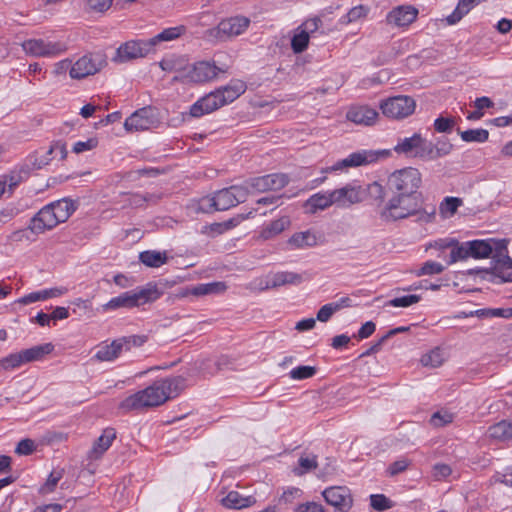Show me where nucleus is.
Instances as JSON below:
<instances>
[{
	"instance_id": "obj_44",
	"label": "nucleus",
	"mask_w": 512,
	"mask_h": 512,
	"mask_svg": "<svg viewBox=\"0 0 512 512\" xmlns=\"http://www.w3.org/2000/svg\"><path fill=\"white\" fill-rule=\"evenodd\" d=\"M463 205V200L458 197H445L440 203L439 212L443 217L454 215L457 209Z\"/></svg>"
},
{
	"instance_id": "obj_64",
	"label": "nucleus",
	"mask_w": 512,
	"mask_h": 512,
	"mask_svg": "<svg viewBox=\"0 0 512 512\" xmlns=\"http://www.w3.org/2000/svg\"><path fill=\"white\" fill-rule=\"evenodd\" d=\"M296 512H327V510L319 503L316 502H306L303 504H299L296 509Z\"/></svg>"
},
{
	"instance_id": "obj_46",
	"label": "nucleus",
	"mask_w": 512,
	"mask_h": 512,
	"mask_svg": "<svg viewBox=\"0 0 512 512\" xmlns=\"http://www.w3.org/2000/svg\"><path fill=\"white\" fill-rule=\"evenodd\" d=\"M225 289V284L222 282H213L207 284H199L192 289V294L195 296H203L208 294L217 293Z\"/></svg>"
},
{
	"instance_id": "obj_1",
	"label": "nucleus",
	"mask_w": 512,
	"mask_h": 512,
	"mask_svg": "<svg viewBox=\"0 0 512 512\" xmlns=\"http://www.w3.org/2000/svg\"><path fill=\"white\" fill-rule=\"evenodd\" d=\"M380 212L385 221H399L416 217L417 222L431 223L435 219L436 208L432 204H426L423 193L389 194Z\"/></svg>"
},
{
	"instance_id": "obj_20",
	"label": "nucleus",
	"mask_w": 512,
	"mask_h": 512,
	"mask_svg": "<svg viewBox=\"0 0 512 512\" xmlns=\"http://www.w3.org/2000/svg\"><path fill=\"white\" fill-rule=\"evenodd\" d=\"M418 13V9L412 5H400L387 14L386 22L396 27H407L416 21Z\"/></svg>"
},
{
	"instance_id": "obj_52",
	"label": "nucleus",
	"mask_w": 512,
	"mask_h": 512,
	"mask_svg": "<svg viewBox=\"0 0 512 512\" xmlns=\"http://www.w3.org/2000/svg\"><path fill=\"white\" fill-rule=\"evenodd\" d=\"M298 463L299 467L293 469L294 474L297 476H301L317 467L316 456L300 457Z\"/></svg>"
},
{
	"instance_id": "obj_53",
	"label": "nucleus",
	"mask_w": 512,
	"mask_h": 512,
	"mask_svg": "<svg viewBox=\"0 0 512 512\" xmlns=\"http://www.w3.org/2000/svg\"><path fill=\"white\" fill-rule=\"evenodd\" d=\"M421 300L419 295L410 294L401 297H395L387 302L388 306L392 307H409L418 303Z\"/></svg>"
},
{
	"instance_id": "obj_27",
	"label": "nucleus",
	"mask_w": 512,
	"mask_h": 512,
	"mask_svg": "<svg viewBox=\"0 0 512 512\" xmlns=\"http://www.w3.org/2000/svg\"><path fill=\"white\" fill-rule=\"evenodd\" d=\"M496 241H489V240H473V241H467L468 245V251L470 257L480 259V258H487L490 255L493 256L495 253V249L498 247ZM498 243H506L504 240L499 241Z\"/></svg>"
},
{
	"instance_id": "obj_15",
	"label": "nucleus",
	"mask_w": 512,
	"mask_h": 512,
	"mask_svg": "<svg viewBox=\"0 0 512 512\" xmlns=\"http://www.w3.org/2000/svg\"><path fill=\"white\" fill-rule=\"evenodd\" d=\"M23 50L36 57L56 56L66 51L65 44L61 42L45 41L43 39H29L23 42Z\"/></svg>"
},
{
	"instance_id": "obj_35",
	"label": "nucleus",
	"mask_w": 512,
	"mask_h": 512,
	"mask_svg": "<svg viewBox=\"0 0 512 512\" xmlns=\"http://www.w3.org/2000/svg\"><path fill=\"white\" fill-rule=\"evenodd\" d=\"M54 347L51 343H46L42 345H37L31 347L29 349L21 350L20 354L23 360V363H30L34 361L41 360L45 355L51 353Z\"/></svg>"
},
{
	"instance_id": "obj_30",
	"label": "nucleus",
	"mask_w": 512,
	"mask_h": 512,
	"mask_svg": "<svg viewBox=\"0 0 512 512\" xmlns=\"http://www.w3.org/2000/svg\"><path fill=\"white\" fill-rule=\"evenodd\" d=\"M331 192L316 193L312 195L304 204L309 213H316L318 210H324L333 205Z\"/></svg>"
},
{
	"instance_id": "obj_7",
	"label": "nucleus",
	"mask_w": 512,
	"mask_h": 512,
	"mask_svg": "<svg viewBox=\"0 0 512 512\" xmlns=\"http://www.w3.org/2000/svg\"><path fill=\"white\" fill-rule=\"evenodd\" d=\"M379 107L388 118L404 119L414 113L416 102L410 96L399 95L381 101Z\"/></svg>"
},
{
	"instance_id": "obj_36",
	"label": "nucleus",
	"mask_w": 512,
	"mask_h": 512,
	"mask_svg": "<svg viewBox=\"0 0 512 512\" xmlns=\"http://www.w3.org/2000/svg\"><path fill=\"white\" fill-rule=\"evenodd\" d=\"M478 4V0H459L454 11L446 17L448 25H455L461 19L466 16L475 5Z\"/></svg>"
},
{
	"instance_id": "obj_10",
	"label": "nucleus",
	"mask_w": 512,
	"mask_h": 512,
	"mask_svg": "<svg viewBox=\"0 0 512 512\" xmlns=\"http://www.w3.org/2000/svg\"><path fill=\"white\" fill-rule=\"evenodd\" d=\"M106 65L100 54H87L79 58L70 68L72 79H83L99 72Z\"/></svg>"
},
{
	"instance_id": "obj_19",
	"label": "nucleus",
	"mask_w": 512,
	"mask_h": 512,
	"mask_svg": "<svg viewBox=\"0 0 512 512\" xmlns=\"http://www.w3.org/2000/svg\"><path fill=\"white\" fill-rule=\"evenodd\" d=\"M381 153L382 152L367 150L357 151L351 153L348 157L337 161L329 169L331 171H339L350 167H359L367 165L377 161Z\"/></svg>"
},
{
	"instance_id": "obj_41",
	"label": "nucleus",
	"mask_w": 512,
	"mask_h": 512,
	"mask_svg": "<svg viewBox=\"0 0 512 512\" xmlns=\"http://www.w3.org/2000/svg\"><path fill=\"white\" fill-rule=\"evenodd\" d=\"M288 243L295 248L312 247L317 244V237L311 231L298 232L290 237Z\"/></svg>"
},
{
	"instance_id": "obj_4",
	"label": "nucleus",
	"mask_w": 512,
	"mask_h": 512,
	"mask_svg": "<svg viewBox=\"0 0 512 512\" xmlns=\"http://www.w3.org/2000/svg\"><path fill=\"white\" fill-rule=\"evenodd\" d=\"M422 174L415 167H405L392 172L386 182L388 194L421 193Z\"/></svg>"
},
{
	"instance_id": "obj_59",
	"label": "nucleus",
	"mask_w": 512,
	"mask_h": 512,
	"mask_svg": "<svg viewBox=\"0 0 512 512\" xmlns=\"http://www.w3.org/2000/svg\"><path fill=\"white\" fill-rule=\"evenodd\" d=\"M337 311H339V305L336 303L325 304L317 312L316 319L320 322H327Z\"/></svg>"
},
{
	"instance_id": "obj_11",
	"label": "nucleus",
	"mask_w": 512,
	"mask_h": 512,
	"mask_svg": "<svg viewBox=\"0 0 512 512\" xmlns=\"http://www.w3.org/2000/svg\"><path fill=\"white\" fill-rule=\"evenodd\" d=\"M152 51V43L149 39L131 40L118 47L113 61L117 63L128 62L136 58L145 57Z\"/></svg>"
},
{
	"instance_id": "obj_34",
	"label": "nucleus",
	"mask_w": 512,
	"mask_h": 512,
	"mask_svg": "<svg viewBox=\"0 0 512 512\" xmlns=\"http://www.w3.org/2000/svg\"><path fill=\"white\" fill-rule=\"evenodd\" d=\"M488 436L496 441H508L512 439V422L502 420L488 428Z\"/></svg>"
},
{
	"instance_id": "obj_61",
	"label": "nucleus",
	"mask_w": 512,
	"mask_h": 512,
	"mask_svg": "<svg viewBox=\"0 0 512 512\" xmlns=\"http://www.w3.org/2000/svg\"><path fill=\"white\" fill-rule=\"evenodd\" d=\"M159 200V196L155 194H133L130 199V203L136 207L142 206L145 202L156 203Z\"/></svg>"
},
{
	"instance_id": "obj_14",
	"label": "nucleus",
	"mask_w": 512,
	"mask_h": 512,
	"mask_svg": "<svg viewBox=\"0 0 512 512\" xmlns=\"http://www.w3.org/2000/svg\"><path fill=\"white\" fill-rule=\"evenodd\" d=\"M325 501L335 508V512H349L353 506L351 491L346 486H332L322 492Z\"/></svg>"
},
{
	"instance_id": "obj_47",
	"label": "nucleus",
	"mask_w": 512,
	"mask_h": 512,
	"mask_svg": "<svg viewBox=\"0 0 512 512\" xmlns=\"http://www.w3.org/2000/svg\"><path fill=\"white\" fill-rule=\"evenodd\" d=\"M23 364L24 363L20 352L11 353L8 356L0 359V372L14 370Z\"/></svg>"
},
{
	"instance_id": "obj_5",
	"label": "nucleus",
	"mask_w": 512,
	"mask_h": 512,
	"mask_svg": "<svg viewBox=\"0 0 512 512\" xmlns=\"http://www.w3.org/2000/svg\"><path fill=\"white\" fill-rule=\"evenodd\" d=\"M147 341L144 335H130L113 340L96 352L95 358L99 361H114L123 351H130L133 347H140Z\"/></svg>"
},
{
	"instance_id": "obj_40",
	"label": "nucleus",
	"mask_w": 512,
	"mask_h": 512,
	"mask_svg": "<svg viewBox=\"0 0 512 512\" xmlns=\"http://www.w3.org/2000/svg\"><path fill=\"white\" fill-rule=\"evenodd\" d=\"M290 224L288 217H281L280 219L272 221L260 233V237L264 240L271 239L276 235L283 232Z\"/></svg>"
},
{
	"instance_id": "obj_45",
	"label": "nucleus",
	"mask_w": 512,
	"mask_h": 512,
	"mask_svg": "<svg viewBox=\"0 0 512 512\" xmlns=\"http://www.w3.org/2000/svg\"><path fill=\"white\" fill-rule=\"evenodd\" d=\"M369 12V8L364 5L352 7L344 16L340 18V23L348 25L361 18H365Z\"/></svg>"
},
{
	"instance_id": "obj_55",
	"label": "nucleus",
	"mask_w": 512,
	"mask_h": 512,
	"mask_svg": "<svg viewBox=\"0 0 512 512\" xmlns=\"http://www.w3.org/2000/svg\"><path fill=\"white\" fill-rule=\"evenodd\" d=\"M455 124L456 122L454 118L440 116L434 121V129L438 133H450Z\"/></svg>"
},
{
	"instance_id": "obj_49",
	"label": "nucleus",
	"mask_w": 512,
	"mask_h": 512,
	"mask_svg": "<svg viewBox=\"0 0 512 512\" xmlns=\"http://www.w3.org/2000/svg\"><path fill=\"white\" fill-rule=\"evenodd\" d=\"M64 475V469L53 470L47 478L45 484L40 488L41 493H51L55 490L58 482Z\"/></svg>"
},
{
	"instance_id": "obj_51",
	"label": "nucleus",
	"mask_w": 512,
	"mask_h": 512,
	"mask_svg": "<svg viewBox=\"0 0 512 512\" xmlns=\"http://www.w3.org/2000/svg\"><path fill=\"white\" fill-rule=\"evenodd\" d=\"M443 353L441 349L436 348L425 354L421 358V363L424 366L439 367L443 363Z\"/></svg>"
},
{
	"instance_id": "obj_8",
	"label": "nucleus",
	"mask_w": 512,
	"mask_h": 512,
	"mask_svg": "<svg viewBox=\"0 0 512 512\" xmlns=\"http://www.w3.org/2000/svg\"><path fill=\"white\" fill-rule=\"evenodd\" d=\"M492 256L491 274L495 283L512 282V258L507 255L506 243H496Z\"/></svg>"
},
{
	"instance_id": "obj_13",
	"label": "nucleus",
	"mask_w": 512,
	"mask_h": 512,
	"mask_svg": "<svg viewBox=\"0 0 512 512\" xmlns=\"http://www.w3.org/2000/svg\"><path fill=\"white\" fill-rule=\"evenodd\" d=\"M427 139L424 138L420 133H414L410 137L401 138L394 147V151L398 155H404L406 157L418 158L426 161V150Z\"/></svg>"
},
{
	"instance_id": "obj_29",
	"label": "nucleus",
	"mask_w": 512,
	"mask_h": 512,
	"mask_svg": "<svg viewBox=\"0 0 512 512\" xmlns=\"http://www.w3.org/2000/svg\"><path fill=\"white\" fill-rule=\"evenodd\" d=\"M436 244L440 249L451 248L449 263H455L459 260H464L470 257L467 242L459 245L456 240H440L439 242H436Z\"/></svg>"
},
{
	"instance_id": "obj_62",
	"label": "nucleus",
	"mask_w": 512,
	"mask_h": 512,
	"mask_svg": "<svg viewBox=\"0 0 512 512\" xmlns=\"http://www.w3.org/2000/svg\"><path fill=\"white\" fill-rule=\"evenodd\" d=\"M385 190H386V187L382 186L378 182H373V183L369 184L368 189H367L370 197H372L375 200H379L381 202H383L385 199V194H386Z\"/></svg>"
},
{
	"instance_id": "obj_38",
	"label": "nucleus",
	"mask_w": 512,
	"mask_h": 512,
	"mask_svg": "<svg viewBox=\"0 0 512 512\" xmlns=\"http://www.w3.org/2000/svg\"><path fill=\"white\" fill-rule=\"evenodd\" d=\"M139 260L147 267L158 268L167 262L168 256L166 252L146 250L139 254Z\"/></svg>"
},
{
	"instance_id": "obj_57",
	"label": "nucleus",
	"mask_w": 512,
	"mask_h": 512,
	"mask_svg": "<svg viewBox=\"0 0 512 512\" xmlns=\"http://www.w3.org/2000/svg\"><path fill=\"white\" fill-rule=\"evenodd\" d=\"M370 505L377 511H384L392 507L391 501L383 494H372Z\"/></svg>"
},
{
	"instance_id": "obj_16",
	"label": "nucleus",
	"mask_w": 512,
	"mask_h": 512,
	"mask_svg": "<svg viewBox=\"0 0 512 512\" xmlns=\"http://www.w3.org/2000/svg\"><path fill=\"white\" fill-rule=\"evenodd\" d=\"M58 151L60 153V159L63 160L67 156L66 144L60 140L55 141L51 144L49 149L41 154V151L37 150L31 153L26 158V166L29 167L30 171L42 169L48 165L52 160V154Z\"/></svg>"
},
{
	"instance_id": "obj_12",
	"label": "nucleus",
	"mask_w": 512,
	"mask_h": 512,
	"mask_svg": "<svg viewBox=\"0 0 512 512\" xmlns=\"http://www.w3.org/2000/svg\"><path fill=\"white\" fill-rule=\"evenodd\" d=\"M226 72L225 69L217 67L208 61H200L189 65L188 72L182 74L179 78L184 82L202 83L214 79L219 73Z\"/></svg>"
},
{
	"instance_id": "obj_6",
	"label": "nucleus",
	"mask_w": 512,
	"mask_h": 512,
	"mask_svg": "<svg viewBox=\"0 0 512 512\" xmlns=\"http://www.w3.org/2000/svg\"><path fill=\"white\" fill-rule=\"evenodd\" d=\"M249 25V18L237 15L221 20L216 27L209 29L206 35L210 39L226 41L244 33Z\"/></svg>"
},
{
	"instance_id": "obj_42",
	"label": "nucleus",
	"mask_w": 512,
	"mask_h": 512,
	"mask_svg": "<svg viewBox=\"0 0 512 512\" xmlns=\"http://www.w3.org/2000/svg\"><path fill=\"white\" fill-rule=\"evenodd\" d=\"M229 187L219 190L214 193V197L216 200V209L218 211H225L230 209L231 207L236 206L234 197L231 194Z\"/></svg>"
},
{
	"instance_id": "obj_60",
	"label": "nucleus",
	"mask_w": 512,
	"mask_h": 512,
	"mask_svg": "<svg viewBox=\"0 0 512 512\" xmlns=\"http://www.w3.org/2000/svg\"><path fill=\"white\" fill-rule=\"evenodd\" d=\"M444 270V267L442 264L434 261H427L423 264L421 269L417 272L418 276L421 275H433V274H440Z\"/></svg>"
},
{
	"instance_id": "obj_18",
	"label": "nucleus",
	"mask_w": 512,
	"mask_h": 512,
	"mask_svg": "<svg viewBox=\"0 0 512 512\" xmlns=\"http://www.w3.org/2000/svg\"><path fill=\"white\" fill-rule=\"evenodd\" d=\"M60 223L61 221L56 216L55 211L48 204L31 218L28 229L34 234H41L46 230L53 229Z\"/></svg>"
},
{
	"instance_id": "obj_28",
	"label": "nucleus",
	"mask_w": 512,
	"mask_h": 512,
	"mask_svg": "<svg viewBox=\"0 0 512 512\" xmlns=\"http://www.w3.org/2000/svg\"><path fill=\"white\" fill-rule=\"evenodd\" d=\"M159 66L163 71L179 73V75L174 77V80H181L179 77L187 73L189 68V64L184 57L175 55L162 59L159 62Z\"/></svg>"
},
{
	"instance_id": "obj_37",
	"label": "nucleus",
	"mask_w": 512,
	"mask_h": 512,
	"mask_svg": "<svg viewBox=\"0 0 512 512\" xmlns=\"http://www.w3.org/2000/svg\"><path fill=\"white\" fill-rule=\"evenodd\" d=\"M50 206L55 211L56 216L61 221L65 222L77 208V203L71 199L63 198L50 203Z\"/></svg>"
},
{
	"instance_id": "obj_63",
	"label": "nucleus",
	"mask_w": 512,
	"mask_h": 512,
	"mask_svg": "<svg viewBox=\"0 0 512 512\" xmlns=\"http://www.w3.org/2000/svg\"><path fill=\"white\" fill-rule=\"evenodd\" d=\"M35 443L31 439H22L15 449V452L19 455H30L35 450Z\"/></svg>"
},
{
	"instance_id": "obj_21",
	"label": "nucleus",
	"mask_w": 512,
	"mask_h": 512,
	"mask_svg": "<svg viewBox=\"0 0 512 512\" xmlns=\"http://www.w3.org/2000/svg\"><path fill=\"white\" fill-rule=\"evenodd\" d=\"M378 112L368 105H352L349 107L346 118L356 125L372 126L378 119Z\"/></svg>"
},
{
	"instance_id": "obj_25",
	"label": "nucleus",
	"mask_w": 512,
	"mask_h": 512,
	"mask_svg": "<svg viewBox=\"0 0 512 512\" xmlns=\"http://www.w3.org/2000/svg\"><path fill=\"white\" fill-rule=\"evenodd\" d=\"M454 149V145L444 136L438 137L435 142L427 140L426 161H435L437 159L448 156Z\"/></svg>"
},
{
	"instance_id": "obj_56",
	"label": "nucleus",
	"mask_w": 512,
	"mask_h": 512,
	"mask_svg": "<svg viewBox=\"0 0 512 512\" xmlns=\"http://www.w3.org/2000/svg\"><path fill=\"white\" fill-rule=\"evenodd\" d=\"M290 377L295 380L311 378L316 374L313 366H298L290 371Z\"/></svg>"
},
{
	"instance_id": "obj_31",
	"label": "nucleus",
	"mask_w": 512,
	"mask_h": 512,
	"mask_svg": "<svg viewBox=\"0 0 512 512\" xmlns=\"http://www.w3.org/2000/svg\"><path fill=\"white\" fill-rule=\"evenodd\" d=\"M221 502L226 508L243 509L255 504L256 499L253 496L244 497L237 491H230Z\"/></svg>"
},
{
	"instance_id": "obj_32",
	"label": "nucleus",
	"mask_w": 512,
	"mask_h": 512,
	"mask_svg": "<svg viewBox=\"0 0 512 512\" xmlns=\"http://www.w3.org/2000/svg\"><path fill=\"white\" fill-rule=\"evenodd\" d=\"M116 438V431L114 428H106L102 435L96 440L91 450V457L98 458L109 449L113 440Z\"/></svg>"
},
{
	"instance_id": "obj_23",
	"label": "nucleus",
	"mask_w": 512,
	"mask_h": 512,
	"mask_svg": "<svg viewBox=\"0 0 512 512\" xmlns=\"http://www.w3.org/2000/svg\"><path fill=\"white\" fill-rule=\"evenodd\" d=\"M302 282L303 277L301 274L281 271L267 275L262 289H274L284 285H298Z\"/></svg>"
},
{
	"instance_id": "obj_22",
	"label": "nucleus",
	"mask_w": 512,
	"mask_h": 512,
	"mask_svg": "<svg viewBox=\"0 0 512 512\" xmlns=\"http://www.w3.org/2000/svg\"><path fill=\"white\" fill-rule=\"evenodd\" d=\"M333 202L339 207H349L362 201V191L359 186L347 184L331 191Z\"/></svg>"
},
{
	"instance_id": "obj_33",
	"label": "nucleus",
	"mask_w": 512,
	"mask_h": 512,
	"mask_svg": "<svg viewBox=\"0 0 512 512\" xmlns=\"http://www.w3.org/2000/svg\"><path fill=\"white\" fill-rule=\"evenodd\" d=\"M30 172L29 167H27L26 164H23L18 169H14L10 173L2 175L3 179L6 181V188L9 195L13 193L14 189L21 182L28 178Z\"/></svg>"
},
{
	"instance_id": "obj_9",
	"label": "nucleus",
	"mask_w": 512,
	"mask_h": 512,
	"mask_svg": "<svg viewBox=\"0 0 512 512\" xmlns=\"http://www.w3.org/2000/svg\"><path fill=\"white\" fill-rule=\"evenodd\" d=\"M158 125L157 111L151 106L136 110L124 122V128L128 132L145 131L156 128Z\"/></svg>"
},
{
	"instance_id": "obj_54",
	"label": "nucleus",
	"mask_w": 512,
	"mask_h": 512,
	"mask_svg": "<svg viewBox=\"0 0 512 512\" xmlns=\"http://www.w3.org/2000/svg\"><path fill=\"white\" fill-rule=\"evenodd\" d=\"M229 189L232 192L231 194L234 197L236 205L245 202L248 194L252 191L248 181L245 182V185H233L230 186Z\"/></svg>"
},
{
	"instance_id": "obj_2",
	"label": "nucleus",
	"mask_w": 512,
	"mask_h": 512,
	"mask_svg": "<svg viewBox=\"0 0 512 512\" xmlns=\"http://www.w3.org/2000/svg\"><path fill=\"white\" fill-rule=\"evenodd\" d=\"M185 386L186 379L182 376L159 379L147 388L127 397L121 406L129 410L160 406L167 400L176 397Z\"/></svg>"
},
{
	"instance_id": "obj_43",
	"label": "nucleus",
	"mask_w": 512,
	"mask_h": 512,
	"mask_svg": "<svg viewBox=\"0 0 512 512\" xmlns=\"http://www.w3.org/2000/svg\"><path fill=\"white\" fill-rule=\"evenodd\" d=\"M458 133L464 142L484 143L489 138L488 130L483 128L468 129L466 131L458 130Z\"/></svg>"
},
{
	"instance_id": "obj_26",
	"label": "nucleus",
	"mask_w": 512,
	"mask_h": 512,
	"mask_svg": "<svg viewBox=\"0 0 512 512\" xmlns=\"http://www.w3.org/2000/svg\"><path fill=\"white\" fill-rule=\"evenodd\" d=\"M247 89L246 83L239 79L231 80L227 85L215 90L222 106L233 102L240 97Z\"/></svg>"
},
{
	"instance_id": "obj_24",
	"label": "nucleus",
	"mask_w": 512,
	"mask_h": 512,
	"mask_svg": "<svg viewBox=\"0 0 512 512\" xmlns=\"http://www.w3.org/2000/svg\"><path fill=\"white\" fill-rule=\"evenodd\" d=\"M222 107L218 95L215 90L209 94L201 97L190 107V115L198 118L205 114L212 113L213 111Z\"/></svg>"
},
{
	"instance_id": "obj_50",
	"label": "nucleus",
	"mask_w": 512,
	"mask_h": 512,
	"mask_svg": "<svg viewBox=\"0 0 512 512\" xmlns=\"http://www.w3.org/2000/svg\"><path fill=\"white\" fill-rule=\"evenodd\" d=\"M232 227V222L227 221L223 223H212L209 225H205L201 229L202 234L209 235L211 237H215L217 235L223 234L225 231Z\"/></svg>"
},
{
	"instance_id": "obj_48",
	"label": "nucleus",
	"mask_w": 512,
	"mask_h": 512,
	"mask_svg": "<svg viewBox=\"0 0 512 512\" xmlns=\"http://www.w3.org/2000/svg\"><path fill=\"white\" fill-rule=\"evenodd\" d=\"M308 43L309 33L306 30H301L292 37L291 48L295 53H302L306 50Z\"/></svg>"
},
{
	"instance_id": "obj_58",
	"label": "nucleus",
	"mask_w": 512,
	"mask_h": 512,
	"mask_svg": "<svg viewBox=\"0 0 512 512\" xmlns=\"http://www.w3.org/2000/svg\"><path fill=\"white\" fill-rule=\"evenodd\" d=\"M196 211L200 213H213L218 211L216 209V200L214 195L202 197L198 201Z\"/></svg>"
},
{
	"instance_id": "obj_39",
	"label": "nucleus",
	"mask_w": 512,
	"mask_h": 512,
	"mask_svg": "<svg viewBox=\"0 0 512 512\" xmlns=\"http://www.w3.org/2000/svg\"><path fill=\"white\" fill-rule=\"evenodd\" d=\"M185 31L186 28L183 25L164 29L162 32L149 39L152 43V48L154 49L160 42L172 41L179 38Z\"/></svg>"
},
{
	"instance_id": "obj_17",
	"label": "nucleus",
	"mask_w": 512,
	"mask_h": 512,
	"mask_svg": "<svg viewBox=\"0 0 512 512\" xmlns=\"http://www.w3.org/2000/svg\"><path fill=\"white\" fill-rule=\"evenodd\" d=\"M248 183L253 192L263 193L281 190L289 183V178L284 173H273L251 178Z\"/></svg>"
},
{
	"instance_id": "obj_3",
	"label": "nucleus",
	"mask_w": 512,
	"mask_h": 512,
	"mask_svg": "<svg viewBox=\"0 0 512 512\" xmlns=\"http://www.w3.org/2000/svg\"><path fill=\"white\" fill-rule=\"evenodd\" d=\"M162 294L163 290L157 283L149 282L143 287H139L135 290L124 292L117 297H113L102 307L105 311L139 307L146 303L156 301L162 296Z\"/></svg>"
}]
</instances>
